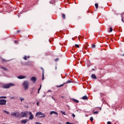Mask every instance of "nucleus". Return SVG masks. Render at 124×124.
<instances>
[{"mask_svg":"<svg viewBox=\"0 0 124 124\" xmlns=\"http://www.w3.org/2000/svg\"><path fill=\"white\" fill-rule=\"evenodd\" d=\"M23 86L25 91H27L29 89V86H30V82L27 80L24 81L23 83Z\"/></svg>","mask_w":124,"mask_h":124,"instance_id":"1","label":"nucleus"},{"mask_svg":"<svg viewBox=\"0 0 124 124\" xmlns=\"http://www.w3.org/2000/svg\"><path fill=\"white\" fill-rule=\"evenodd\" d=\"M14 86H15V84L13 83L4 84L3 85V89H9V88H11V87H14Z\"/></svg>","mask_w":124,"mask_h":124,"instance_id":"2","label":"nucleus"},{"mask_svg":"<svg viewBox=\"0 0 124 124\" xmlns=\"http://www.w3.org/2000/svg\"><path fill=\"white\" fill-rule=\"evenodd\" d=\"M37 116L38 118H40V119H41V118H45V114L41 112H38L36 113L35 117H37Z\"/></svg>","mask_w":124,"mask_h":124,"instance_id":"3","label":"nucleus"},{"mask_svg":"<svg viewBox=\"0 0 124 124\" xmlns=\"http://www.w3.org/2000/svg\"><path fill=\"white\" fill-rule=\"evenodd\" d=\"M21 116L22 118H24L25 117L26 118L28 117L29 116V111L21 112Z\"/></svg>","mask_w":124,"mask_h":124,"instance_id":"4","label":"nucleus"},{"mask_svg":"<svg viewBox=\"0 0 124 124\" xmlns=\"http://www.w3.org/2000/svg\"><path fill=\"white\" fill-rule=\"evenodd\" d=\"M11 116L12 117H16V118H19L20 116V113L16 112H12L11 113Z\"/></svg>","mask_w":124,"mask_h":124,"instance_id":"5","label":"nucleus"},{"mask_svg":"<svg viewBox=\"0 0 124 124\" xmlns=\"http://www.w3.org/2000/svg\"><path fill=\"white\" fill-rule=\"evenodd\" d=\"M28 115H30V116L29 117V120H33V118H34V116H33V114H32L31 111H28Z\"/></svg>","mask_w":124,"mask_h":124,"instance_id":"6","label":"nucleus"},{"mask_svg":"<svg viewBox=\"0 0 124 124\" xmlns=\"http://www.w3.org/2000/svg\"><path fill=\"white\" fill-rule=\"evenodd\" d=\"M6 105V100L5 99H0V105Z\"/></svg>","mask_w":124,"mask_h":124,"instance_id":"7","label":"nucleus"},{"mask_svg":"<svg viewBox=\"0 0 124 124\" xmlns=\"http://www.w3.org/2000/svg\"><path fill=\"white\" fill-rule=\"evenodd\" d=\"M31 81H32L33 83H35L36 82V78L34 77L31 78Z\"/></svg>","mask_w":124,"mask_h":124,"instance_id":"8","label":"nucleus"},{"mask_svg":"<svg viewBox=\"0 0 124 124\" xmlns=\"http://www.w3.org/2000/svg\"><path fill=\"white\" fill-rule=\"evenodd\" d=\"M18 79H25L26 78V76H19L17 77Z\"/></svg>","mask_w":124,"mask_h":124,"instance_id":"9","label":"nucleus"},{"mask_svg":"<svg viewBox=\"0 0 124 124\" xmlns=\"http://www.w3.org/2000/svg\"><path fill=\"white\" fill-rule=\"evenodd\" d=\"M53 114H55V115H57V116H58V112H57L56 111H52L50 113V115H53Z\"/></svg>","mask_w":124,"mask_h":124,"instance_id":"10","label":"nucleus"},{"mask_svg":"<svg viewBox=\"0 0 124 124\" xmlns=\"http://www.w3.org/2000/svg\"><path fill=\"white\" fill-rule=\"evenodd\" d=\"M0 68L1 69H3V70H4V71H7V68H6L4 67H2L1 66H0Z\"/></svg>","mask_w":124,"mask_h":124,"instance_id":"11","label":"nucleus"},{"mask_svg":"<svg viewBox=\"0 0 124 124\" xmlns=\"http://www.w3.org/2000/svg\"><path fill=\"white\" fill-rule=\"evenodd\" d=\"M27 122H28V120L24 119L21 121V124H27Z\"/></svg>","mask_w":124,"mask_h":124,"instance_id":"12","label":"nucleus"},{"mask_svg":"<svg viewBox=\"0 0 124 124\" xmlns=\"http://www.w3.org/2000/svg\"><path fill=\"white\" fill-rule=\"evenodd\" d=\"M91 77L92 79H97L96 76L94 74H92Z\"/></svg>","mask_w":124,"mask_h":124,"instance_id":"13","label":"nucleus"},{"mask_svg":"<svg viewBox=\"0 0 124 124\" xmlns=\"http://www.w3.org/2000/svg\"><path fill=\"white\" fill-rule=\"evenodd\" d=\"M82 99H83V100H88V96H84L82 97Z\"/></svg>","mask_w":124,"mask_h":124,"instance_id":"14","label":"nucleus"},{"mask_svg":"<svg viewBox=\"0 0 124 124\" xmlns=\"http://www.w3.org/2000/svg\"><path fill=\"white\" fill-rule=\"evenodd\" d=\"M41 69L43 70L42 80H44V70L42 68Z\"/></svg>","mask_w":124,"mask_h":124,"instance_id":"15","label":"nucleus"},{"mask_svg":"<svg viewBox=\"0 0 124 124\" xmlns=\"http://www.w3.org/2000/svg\"><path fill=\"white\" fill-rule=\"evenodd\" d=\"M73 101H74V102H75L76 103H79V101L76 99H73Z\"/></svg>","mask_w":124,"mask_h":124,"instance_id":"16","label":"nucleus"},{"mask_svg":"<svg viewBox=\"0 0 124 124\" xmlns=\"http://www.w3.org/2000/svg\"><path fill=\"white\" fill-rule=\"evenodd\" d=\"M32 64V63L31 62H27L26 63V65H31Z\"/></svg>","mask_w":124,"mask_h":124,"instance_id":"17","label":"nucleus"},{"mask_svg":"<svg viewBox=\"0 0 124 124\" xmlns=\"http://www.w3.org/2000/svg\"><path fill=\"white\" fill-rule=\"evenodd\" d=\"M64 85V83L61 84L60 85H57V88H61V87H62V86H63Z\"/></svg>","mask_w":124,"mask_h":124,"instance_id":"18","label":"nucleus"},{"mask_svg":"<svg viewBox=\"0 0 124 124\" xmlns=\"http://www.w3.org/2000/svg\"><path fill=\"white\" fill-rule=\"evenodd\" d=\"M65 17H66L65 14H62V18L63 19H65Z\"/></svg>","mask_w":124,"mask_h":124,"instance_id":"19","label":"nucleus"},{"mask_svg":"<svg viewBox=\"0 0 124 124\" xmlns=\"http://www.w3.org/2000/svg\"><path fill=\"white\" fill-rule=\"evenodd\" d=\"M19 99H20V101H21V102H22V101H23V100H25V98H23V97H19Z\"/></svg>","mask_w":124,"mask_h":124,"instance_id":"20","label":"nucleus"},{"mask_svg":"<svg viewBox=\"0 0 124 124\" xmlns=\"http://www.w3.org/2000/svg\"><path fill=\"white\" fill-rule=\"evenodd\" d=\"M95 7L96 9H97V8H98V4L95 3Z\"/></svg>","mask_w":124,"mask_h":124,"instance_id":"21","label":"nucleus"},{"mask_svg":"<svg viewBox=\"0 0 124 124\" xmlns=\"http://www.w3.org/2000/svg\"><path fill=\"white\" fill-rule=\"evenodd\" d=\"M4 113H6V114H7L9 115V114H10V113L6 110H3Z\"/></svg>","mask_w":124,"mask_h":124,"instance_id":"22","label":"nucleus"},{"mask_svg":"<svg viewBox=\"0 0 124 124\" xmlns=\"http://www.w3.org/2000/svg\"><path fill=\"white\" fill-rule=\"evenodd\" d=\"M109 31V32H112V31H113V28H110Z\"/></svg>","mask_w":124,"mask_h":124,"instance_id":"23","label":"nucleus"},{"mask_svg":"<svg viewBox=\"0 0 124 124\" xmlns=\"http://www.w3.org/2000/svg\"><path fill=\"white\" fill-rule=\"evenodd\" d=\"M61 112L62 113V114L64 115L65 116L66 115V114H65V112L64 111H61Z\"/></svg>","mask_w":124,"mask_h":124,"instance_id":"24","label":"nucleus"},{"mask_svg":"<svg viewBox=\"0 0 124 124\" xmlns=\"http://www.w3.org/2000/svg\"><path fill=\"white\" fill-rule=\"evenodd\" d=\"M72 81L71 80H68L66 81V84H68L69 83H72Z\"/></svg>","mask_w":124,"mask_h":124,"instance_id":"25","label":"nucleus"},{"mask_svg":"<svg viewBox=\"0 0 124 124\" xmlns=\"http://www.w3.org/2000/svg\"><path fill=\"white\" fill-rule=\"evenodd\" d=\"M40 90H41V85H40L39 89L38 90V93H39Z\"/></svg>","mask_w":124,"mask_h":124,"instance_id":"26","label":"nucleus"},{"mask_svg":"<svg viewBox=\"0 0 124 124\" xmlns=\"http://www.w3.org/2000/svg\"><path fill=\"white\" fill-rule=\"evenodd\" d=\"M90 121H91V122H93V117H91L90 118Z\"/></svg>","mask_w":124,"mask_h":124,"instance_id":"27","label":"nucleus"},{"mask_svg":"<svg viewBox=\"0 0 124 124\" xmlns=\"http://www.w3.org/2000/svg\"><path fill=\"white\" fill-rule=\"evenodd\" d=\"M92 48H95V45H92Z\"/></svg>","mask_w":124,"mask_h":124,"instance_id":"28","label":"nucleus"},{"mask_svg":"<svg viewBox=\"0 0 124 124\" xmlns=\"http://www.w3.org/2000/svg\"><path fill=\"white\" fill-rule=\"evenodd\" d=\"M24 60H25V61H27V56H25L23 58Z\"/></svg>","mask_w":124,"mask_h":124,"instance_id":"29","label":"nucleus"},{"mask_svg":"<svg viewBox=\"0 0 124 124\" xmlns=\"http://www.w3.org/2000/svg\"><path fill=\"white\" fill-rule=\"evenodd\" d=\"M0 98H7L6 96H0Z\"/></svg>","mask_w":124,"mask_h":124,"instance_id":"30","label":"nucleus"},{"mask_svg":"<svg viewBox=\"0 0 124 124\" xmlns=\"http://www.w3.org/2000/svg\"><path fill=\"white\" fill-rule=\"evenodd\" d=\"M76 47H77V48H79V46L78 45H75Z\"/></svg>","mask_w":124,"mask_h":124,"instance_id":"31","label":"nucleus"},{"mask_svg":"<svg viewBox=\"0 0 124 124\" xmlns=\"http://www.w3.org/2000/svg\"><path fill=\"white\" fill-rule=\"evenodd\" d=\"M59 58H56L55 60V62H58V61H59Z\"/></svg>","mask_w":124,"mask_h":124,"instance_id":"32","label":"nucleus"},{"mask_svg":"<svg viewBox=\"0 0 124 124\" xmlns=\"http://www.w3.org/2000/svg\"><path fill=\"white\" fill-rule=\"evenodd\" d=\"M107 124H112V123H111V122L108 121V122Z\"/></svg>","mask_w":124,"mask_h":124,"instance_id":"33","label":"nucleus"},{"mask_svg":"<svg viewBox=\"0 0 124 124\" xmlns=\"http://www.w3.org/2000/svg\"><path fill=\"white\" fill-rule=\"evenodd\" d=\"M72 117H73V118H75V114H74V113L72 114Z\"/></svg>","mask_w":124,"mask_h":124,"instance_id":"34","label":"nucleus"},{"mask_svg":"<svg viewBox=\"0 0 124 124\" xmlns=\"http://www.w3.org/2000/svg\"><path fill=\"white\" fill-rule=\"evenodd\" d=\"M35 124H42L39 122H36Z\"/></svg>","mask_w":124,"mask_h":124,"instance_id":"35","label":"nucleus"},{"mask_svg":"<svg viewBox=\"0 0 124 124\" xmlns=\"http://www.w3.org/2000/svg\"><path fill=\"white\" fill-rule=\"evenodd\" d=\"M94 114H98V111H94Z\"/></svg>","mask_w":124,"mask_h":124,"instance_id":"36","label":"nucleus"},{"mask_svg":"<svg viewBox=\"0 0 124 124\" xmlns=\"http://www.w3.org/2000/svg\"><path fill=\"white\" fill-rule=\"evenodd\" d=\"M31 94L34 93V91L31 92Z\"/></svg>","mask_w":124,"mask_h":124,"instance_id":"37","label":"nucleus"},{"mask_svg":"<svg viewBox=\"0 0 124 124\" xmlns=\"http://www.w3.org/2000/svg\"><path fill=\"white\" fill-rule=\"evenodd\" d=\"M51 98H52L53 99V100H56V99H55V98H54V97H53V96L51 97Z\"/></svg>","mask_w":124,"mask_h":124,"instance_id":"38","label":"nucleus"},{"mask_svg":"<svg viewBox=\"0 0 124 124\" xmlns=\"http://www.w3.org/2000/svg\"><path fill=\"white\" fill-rule=\"evenodd\" d=\"M66 124H71V123L68 122H66Z\"/></svg>","mask_w":124,"mask_h":124,"instance_id":"39","label":"nucleus"},{"mask_svg":"<svg viewBox=\"0 0 124 124\" xmlns=\"http://www.w3.org/2000/svg\"><path fill=\"white\" fill-rule=\"evenodd\" d=\"M39 103L37 102V105L38 106H39Z\"/></svg>","mask_w":124,"mask_h":124,"instance_id":"40","label":"nucleus"},{"mask_svg":"<svg viewBox=\"0 0 124 124\" xmlns=\"http://www.w3.org/2000/svg\"><path fill=\"white\" fill-rule=\"evenodd\" d=\"M13 98H14V97H11V99H13Z\"/></svg>","mask_w":124,"mask_h":124,"instance_id":"41","label":"nucleus"},{"mask_svg":"<svg viewBox=\"0 0 124 124\" xmlns=\"http://www.w3.org/2000/svg\"><path fill=\"white\" fill-rule=\"evenodd\" d=\"M27 59H30V56H27Z\"/></svg>","mask_w":124,"mask_h":124,"instance_id":"42","label":"nucleus"},{"mask_svg":"<svg viewBox=\"0 0 124 124\" xmlns=\"http://www.w3.org/2000/svg\"><path fill=\"white\" fill-rule=\"evenodd\" d=\"M61 78H62V75L60 76Z\"/></svg>","mask_w":124,"mask_h":124,"instance_id":"43","label":"nucleus"},{"mask_svg":"<svg viewBox=\"0 0 124 124\" xmlns=\"http://www.w3.org/2000/svg\"><path fill=\"white\" fill-rule=\"evenodd\" d=\"M17 42V41H15V43H16Z\"/></svg>","mask_w":124,"mask_h":124,"instance_id":"44","label":"nucleus"},{"mask_svg":"<svg viewBox=\"0 0 124 124\" xmlns=\"http://www.w3.org/2000/svg\"><path fill=\"white\" fill-rule=\"evenodd\" d=\"M61 97H62V98H63V96H62Z\"/></svg>","mask_w":124,"mask_h":124,"instance_id":"45","label":"nucleus"},{"mask_svg":"<svg viewBox=\"0 0 124 124\" xmlns=\"http://www.w3.org/2000/svg\"><path fill=\"white\" fill-rule=\"evenodd\" d=\"M55 69H57V67H55Z\"/></svg>","mask_w":124,"mask_h":124,"instance_id":"46","label":"nucleus"},{"mask_svg":"<svg viewBox=\"0 0 124 124\" xmlns=\"http://www.w3.org/2000/svg\"><path fill=\"white\" fill-rule=\"evenodd\" d=\"M17 32H19V31H17Z\"/></svg>","mask_w":124,"mask_h":124,"instance_id":"47","label":"nucleus"}]
</instances>
